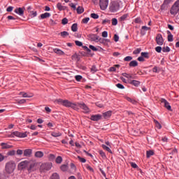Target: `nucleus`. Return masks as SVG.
<instances>
[{"label":"nucleus","instance_id":"obj_1","mask_svg":"<svg viewBox=\"0 0 179 179\" xmlns=\"http://www.w3.org/2000/svg\"><path fill=\"white\" fill-rule=\"evenodd\" d=\"M37 166V162L34 160H24L20 162L17 165V169L20 171L22 170H27L28 173L35 171L36 167Z\"/></svg>","mask_w":179,"mask_h":179},{"label":"nucleus","instance_id":"obj_2","mask_svg":"<svg viewBox=\"0 0 179 179\" xmlns=\"http://www.w3.org/2000/svg\"><path fill=\"white\" fill-rule=\"evenodd\" d=\"M120 3V1H111L109 5L110 12H112V13H115V12H118V10H120V8L121 7V5Z\"/></svg>","mask_w":179,"mask_h":179},{"label":"nucleus","instance_id":"obj_3","mask_svg":"<svg viewBox=\"0 0 179 179\" xmlns=\"http://www.w3.org/2000/svg\"><path fill=\"white\" fill-rule=\"evenodd\" d=\"M15 169H16V163L14 161H9L6 163L5 170L8 174H12L15 171Z\"/></svg>","mask_w":179,"mask_h":179},{"label":"nucleus","instance_id":"obj_4","mask_svg":"<svg viewBox=\"0 0 179 179\" xmlns=\"http://www.w3.org/2000/svg\"><path fill=\"white\" fill-rule=\"evenodd\" d=\"M26 138L27 136V133H21L19 131H13L10 135H8L9 138Z\"/></svg>","mask_w":179,"mask_h":179},{"label":"nucleus","instance_id":"obj_5","mask_svg":"<svg viewBox=\"0 0 179 179\" xmlns=\"http://www.w3.org/2000/svg\"><path fill=\"white\" fill-rule=\"evenodd\" d=\"M179 11V0H177L171 9V15H177Z\"/></svg>","mask_w":179,"mask_h":179},{"label":"nucleus","instance_id":"obj_6","mask_svg":"<svg viewBox=\"0 0 179 179\" xmlns=\"http://www.w3.org/2000/svg\"><path fill=\"white\" fill-rule=\"evenodd\" d=\"M52 168V163L51 162L43 163L41 165V171H48V170H51Z\"/></svg>","mask_w":179,"mask_h":179},{"label":"nucleus","instance_id":"obj_7","mask_svg":"<svg viewBox=\"0 0 179 179\" xmlns=\"http://www.w3.org/2000/svg\"><path fill=\"white\" fill-rule=\"evenodd\" d=\"M99 6L101 10H106L108 8V0H99Z\"/></svg>","mask_w":179,"mask_h":179},{"label":"nucleus","instance_id":"obj_8","mask_svg":"<svg viewBox=\"0 0 179 179\" xmlns=\"http://www.w3.org/2000/svg\"><path fill=\"white\" fill-rule=\"evenodd\" d=\"M155 41L158 45H163L164 43V40L163 39V36L162 34H158L156 36Z\"/></svg>","mask_w":179,"mask_h":179},{"label":"nucleus","instance_id":"obj_9","mask_svg":"<svg viewBox=\"0 0 179 179\" xmlns=\"http://www.w3.org/2000/svg\"><path fill=\"white\" fill-rule=\"evenodd\" d=\"M57 101L59 104H62V106H64V107H71V104L72 103L68 100H64L62 99H58Z\"/></svg>","mask_w":179,"mask_h":179},{"label":"nucleus","instance_id":"obj_10","mask_svg":"<svg viewBox=\"0 0 179 179\" xmlns=\"http://www.w3.org/2000/svg\"><path fill=\"white\" fill-rule=\"evenodd\" d=\"M88 39L90 41H95V43H99V36L96 34H90L88 36Z\"/></svg>","mask_w":179,"mask_h":179},{"label":"nucleus","instance_id":"obj_11","mask_svg":"<svg viewBox=\"0 0 179 179\" xmlns=\"http://www.w3.org/2000/svg\"><path fill=\"white\" fill-rule=\"evenodd\" d=\"M80 108L83 110V113H85V114H87V113H90V109L84 103H80Z\"/></svg>","mask_w":179,"mask_h":179},{"label":"nucleus","instance_id":"obj_12","mask_svg":"<svg viewBox=\"0 0 179 179\" xmlns=\"http://www.w3.org/2000/svg\"><path fill=\"white\" fill-rule=\"evenodd\" d=\"M161 102L162 103V104H164L165 108H166L169 111H171V106H170V103H169V101H167V100L162 99L161 100Z\"/></svg>","mask_w":179,"mask_h":179},{"label":"nucleus","instance_id":"obj_13","mask_svg":"<svg viewBox=\"0 0 179 179\" xmlns=\"http://www.w3.org/2000/svg\"><path fill=\"white\" fill-rule=\"evenodd\" d=\"M101 118H103V115L100 114H97V115H92L91 116L90 120H92V121H100Z\"/></svg>","mask_w":179,"mask_h":179},{"label":"nucleus","instance_id":"obj_14","mask_svg":"<svg viewBox=\"0 0 179 179\" xmlns=\"http://www.w3.org/2000/svg\"><path fill=\"white\" fill-rule=\"evenodd\" d=\"M71 108H73V110H76V111H78V110L80 108V103H72L70 105Z\"/></svg>","mask_w":179,"mask_h":179},{"label":"nucleus","instance_id":"obj_15","mask_svg":"<svg viewBox=\"0 0 179 179\" xmlns=\"http://www.w3.org/2000/svg\"><path fill=\"white\" fill-rule=\"evenodd\" d=\"M15 12L17 13V15H19L20 16H23L24 15V8H18L15 10Z\"/></svg>","mask_w":179,"mask_h":179},{"label":"nucleus","instance_id":"obj_16","mask_svg":"<svg viewBox=\"0 0 179 179\" xmlns=\"http://www.w3.org/2000/svg\"><path fill=\"white\" fill-rule=\"evenodd\" d=\"M148 30H150V27H148L146 26H143L141 27V34H142V36H145V34H146V31H148Z\"/></svg>","mask_w":179,"mask_h":179},{"label":"nucleus","instance_id":"obj_17","mask_svg":"<svg viewBox=\"0 0 179 179\" xmlns=\"http://www.w3.org/2000/svg\"><path fill=\"white\" fill-rule=\"evenodd\" d=\"M32 152L31 149H26L24 150V156H25V157H30Z\"/></svg>","mask_w":179,"mask_h":179},{"label":"nucleus","instance_id":"obj_18","mask_svg":"<svg viewBox=\"0 0 179 179\" xmlns=\"http://www.w3.org/2000/svg\"><path fill=\"white\" fill-rule=\"evenodd\" d=\"M53 52L57 54V55H65V52L59 48L53 49Z\"/></svg>","mask_w":179,"mask_h":179},{"label":"nucleus","instance_id":"obj_19","mask_svg":"<svg viewBox=\"0 0 179 179\" xmlns=\"http://www.w3.org/2000/svg\"><path fill=\"white\" fill-rule=\"evenodd\" d=\"M111 114H113V112H111V110H108L103 113V117L105 120H107L111 117Z\"/></svg>","mask_w":179,"mask_h":179},{"label":"nucleus","instance_id":"obj_20","mask_svg":"<svg viewBox=\"0 0 179 179\" xmlns=\"http://www.w3.org/2000/svg\"><path fill=\"white\" fill-rule=\"evenodd\" d=\"M128 83H130V85H133V86H136V87H138V86H139V85H141V82H139L138 80H129Z\"/></svg>","mask_w":179,"mask_h":179},{"label":"nucleus","instance_id":"obj_21","mask_svg":"<svg viewBox=\"0 0 179 179\" xmlns=\"http://www.w3.org/2000/svg\"><path fill=\"white\" fill-rule=\"evenodd\" d=\"M173 1L174 0H164L163 4L162 5V9H164L167 5H169V3H171V2Z\"/></svg>","mask_w":179,"mask_h":179},{"label":"nucleus","instance_id":"obj_22","mask_svg":"<svg viewBox=\"0 0 179 179\" xmlns=\"http://www.w3.org/2000/svg\"><path fill=\"white\" fill-rule=\"evenodd\" d=\"M99 42H100L101 44H106V43H110V39H105V38L99 37L98 43Z\"/></svg>","mask_w":179,"mask_h":179},{"label":"nucleus","instance_id":"obj_23","mask_svg":"<svg viewBox=\"0 0 179 179\" xmlns=\"http://www.w3.org/2000/svg\"><path fill=\"white\" fill-rule=\"evenodd\" d=\"M57 8L59 10H65L66 9V6H62L61 3L57 4Z\"/></svg>","mask_w":179,"mask_h":179},{"label":"nucleus","instance_id":"obj_24","mask_svg":"<svg viewBox=\"0 0 179 179\" xmlns=\"http://www.w3.org/2000/svg\"><path fill=\"white\" fill-rule=\"evenodd\" d=\"M122 75L124 78H127V79H128L129 80L131 79H134V76H132V74H128L127 73H123Z\"/></svg>","mask_w":179,"mask_h":179},{"label":"nucleus","instance_id":"obj_25","mask_svg":"<svg viewBox=\"0 0 179 179\" xmlns=\"http://www.w3.org/2000/svg\"><path fill=\"white\" fill-rule=\"evenodd\" d=\"M20 96H22V97H24V98H30V97H33V94H31L29 95L26 92H20Z\"/></svg>","mask_w":179,"mask_h":179},{"label":"nucleus","instance_id":"obj_26","mask_svg":"<svg viewBox=\"0 0 179 179\" xmlns=\"http://www.w3.org/2000/svg\"><path fill=\"white\" fill-rule=\"evenodd\" d=\"M1 146L2 149L12 148V145H8L7 143H1Z\"/></svg>","mask_w":179,"mask_h":179},{"label":"nucleus","instance_id":"obj_27","mask_svg":"<svg viewBox=\"0 0 179 179\" xmlns=\"http://www.w3.org/2000/svg\"><path fill=\"white\" fill-rule=\"evenodd\" d=\"M50 16H51V14L50 13H45L41 15V18L47 19V17H50Z\"/></svg>","mask_w":179,"mask_h":179},{"label":"nucleus","instance_id":"obj_28","mask_svg":"<svg viewBox=\"0 0 179 179\" xmlns=\"http://www.w3.org/2000/svg\"><path fill=\"white\" fill-rule=\"evenodd\" d=\"M51 135L54 138H58V136H61V135H62V134H61V132L52 131L51 133Z\"/></svg>","mask_w":179,"mask_h":179},{"label":"nucleus","instance_id":"obj_29","mask_svg":"<svg viewBox=\"0 0 179 179\" xmlns=\"http://www.w3.org/2000/svg\"><path fill=\"white\" fill-rule=\"evenodd\" d=\"M76 11L78 15H80L81 13H83V12H85V9L82 6H78L76 9Z\"/></svg>","mask_w":179,"mask_h":179},{"label":"nucleus","instance_id":"obj_30","mask_svg":"<svg viewBox=\"0 0 179 179\" xmlns=\"http://www.w3.org/2000/svg\"><path fill=\"white\" fill-rule=\"evenodd\" d=\"M44 156V153L41 151H37L35 153V157H43Z\"/></svg>","mask_w":179,"mask_h":179},{"label":"nucleus","instance_id":"obj_31","mask_svg":"<svg viewBox=\"0 0 179 179\" xmlns=\"http://www.w3.org/2000/svg\"><path fill=\"white\" fill-rule=\"evenodd\" d=\"M168 41L171 43V41H173V34H171V32H170V31H168Z\"/></svg>","mask_w":179,"mask_h":179},{"label":"nucleus","instance_id":"obj_32","mask_svg":"<svg viewBox=\"0 0 179 179\" xmlns=\"http://www.w3.org/2000/svg\"><path fill=\"white\" fill-rule=\"evenodd\" d=\"M117 68H120V65L116 64L115 65V66H112L109 69V71L110 72H115V71H117Z\"/></svg>","mask_w":179,"mask_h":179},{"label":"nucleus","instance_id":"obj_33","mask_svg":"<svg viewBox=\"0 0 179 179\" xmlns=\"http://www.w3.org/2000/svg\"><path fill=\"white\" fill-rule=\"evenodd\" d=\"M129 66H133V67L138 66V62H136V60H133L130 62Z\"/></svg>","mask_w":179,"mask_h":179},{"label":"nucleus","instance_id":"obj_34","mask_svg":"<svg viewBox=\"0 0 179 179\" xmlns=\"http://www.w3.org/2000/svg\"><path fill=\"white\" fill-rule=\"evenodd\" d=\"M71 30L72 31H78V24L75 23L73 24L71 26Z\"/></svg>","mask_w":179,"mask_h":179},{"label":"nucleus","instance_id":"obj_35","mask_svg":"<svg viewBox=\"0 0 179 179\" xmlns=\"http://www.w3.org/2000/svg\"><path fill=\"white\" fill-rule=\"evenodd\" d=\"M62 171H68V165L63 164L60 166Z\"/></svg>","mask_w":179,"mask_h":179},{"label":"nucleus","instance_id":"obj_36","mask_svg":"<svg viewBox=\"0 0 179 179\" xmlns=\"http://www.w3.org/2000/svg\"><path fill=\"white\" fill-rule=\"evenodd\" d=\"M154 122L155 124L156 128L158 129H162V124L157 120H154Z\"/></svg>","mask_w":179,"mask_h":179},{"label":"nucleus","instance_id":"obj_37","mask_svg":"<svg viewBox=\"0 0 179 179\" xmlns=\"http://www.w3.org/2000/svg\"><path fill=\"white\" fill-rule=\"evenodd\" d=\"M154 155H155V152L152 150L147 151V152H146V156H147L148 159H149V157H150V156H153Z\"/></svg>","mask_w":179,"mask_h":179},{"label":"nucleus","instance_id":"obj_38","mask_svg":"<svg viewBox=\"0 0 179 179\" xmlns=\"http://www.w3.org/2000/svg\"><path fill=\"white\" fill-rule=\"evenodd\" d=\"M56 163L57 164H61L62 163V157L61 156H58L57 158H56Z\"/></svg>","mask_w":179,"mask_h":179},{"label":"nucleus","instance_id":"obj_39","mask_svg":"<svg viewBox=\"0 0 179 179\" xmlns=\"http://www.w3.org/2000/svg\"><path fill=\"white\" fill-rule=\"evenodd\" d=\"M102 148H103V149H104L107 152H109V153H112V151H111V149H110V147H108L107 145L103 144Z\"/></svg>","mask_w":179,"mask_h":179},{"label":"nucleus","instance_id":"obj_40","mask_svg":"<svg viewBox=\"0 0 179 179\" xmlns=\"http://www.w3.org/2000/svg\"><path fill=\"white\" fill-rule=\"evenodd\" d=\"M50 179H59V175H58V173H54L52 175Z\"/></svg>","mask_w":179,"mask_h":179},{"label":"nucleus","instance_id":"obj_41","mask_svg":"<svg viewBox=\"0 0 179 179\" xmlns=\"http://www.w3.org/2000/svg\"><path fill=\"white\" fill-rule=\"evenodd\" d=\"M60 35H61L62 37L65 38V37L69 36V33H68V31H64L61 32Z\"/></svg>","mask_w":179,"mask_h":179},{"label":"nucleus","instance_id":"obj_42","mask_svg":"<svg viewBox=\"0 0 179 179\" xmlns=\"http://www.w3.org/2000/svg\"><path fill=\"white\" fill-rule=\"evenodd\" d=\"M112 24L113 26H117V24H118V20H117V18L112 19Z\"/></svg>","mask_w":179,"mask_h":179},{"label":"nucleus","instance_id":"obj_43","mask_svg":"<svg viewBox=\"0 0 179 179\" xmlns=\"http://www.w3.org/2000/svg\"><path fill=\"white\" fill-rule=\"evenodd\" d=\"M92 73H96V72L97 71V68L96 67V66H92L91 67V69H90Z\"/></svg>","mask_w":179,"mask_h":179},{"label":"nucleus","instance_id":"obj_44","mask_svg":"<svg viewBox=\"0 0 179 179\" xmlns=\"http://www.w3.org/2000/svg\"><path fill=\"white\" fill-rule=\"evenodd\" d=\"M162 51L163 52H170V48L169 46L164 47Z\"/></svg>","mask_w":179,"mask_h":179},{"label":"nucleus","instance_id":"obj_45","mask_svg":"<svg viewBox=\"0 0 179 179\" xmlns=\"http://www.w3.org/2000/svg\"><path fill=\"white\" fill-rule=\"evenodd\" d=\"M124 61H125L126 62H129V61H132V57L127 56L126 57H124Z\"/></svg>","mask_w":179,"mask_h":179},{"label":"nucleus","instance_id":"obj_46","mask_svg":"<svg viewBox=\"0 0 179 179\" xmlns=\"http://www.w3.org/2000/svg\"><path fill=\"white\" fill-rule=\"evenodd\" d=\"M152 72H154L155 73H159V72H160V70L159 69V68L157 66H155L152 69Z\"/></svg>","mask_w":179,"mask_h":179},{"label":"nucleus","instance_id":"obj_47","mask_svg":"<svg viewBox=\"0 0 179 179\" xmlns=\"http://www.w3.org/2000/svg\"><path fill=\"white\" fill-rule=\"evenodd\" d=\"M30 15L31 17H36L37 16V11H30Z\"/></svg>","mask_w":179,"mask_h":179},{"label":"nucleus","instance_id":"obj_48","mask_svg":"<svg viewBox=\"0 0 179 179\" xmlns=\"http://www.w3.org/2000/svg\"><path fill=\"white\" fill-rule=\"evenodd\" d=\"M90 20V18H89V17H85V18H83V19L82 22H83L85 24H87V23L89 22Z\"/></svg>","mask_w":179,"mask_h":179},{"label":"nucleus","instance_id":"obj_49","mask_svg":"<svg viewBox=\"0 0 179 179\" xmlns=\"http://www.w3.org/2000/svg\"><path fill=\"white\" fill-rule=\"evenodd\" d=\"M141 48H137L136 49L134 52H133V54H134V55H136L138 54H140L141 53Z\"/></svg>","mask_w":179,"mask_h":179},{"label":"nucleus","instance_id":"obj_50","mask_svg":"<svg viewBox=\"0 0 179 179\" xmlns=\"http://www.w3.org/2000/svg\"><path fill=\"white\" fill-rule=\"evenodd\" d=\"M75 44L76 45H78V47H82V45H83V43L79 41H76Z\"/></svg>","mask_w":179,"mask_h":179},{"label":"nucleus","instance_id":"obj_51","mask_svg":"<svg viewBox=\"0 0 179 179\" xmlns=\"http://www.w3.org/2000/svg\"><path fill=\"white\" fill-rule=\"evenodd\" d=\"M107 23H108V24H110V20H108V19H105V20H103V22H102V24H107Z\"/></svg>","mask_w":179,"mask_h":179},{"label":"nucleus","instance_id":"obj_52","mask_svg":"<svg viewBox=\"0 0 179 179\" xmlns=\"http://www.w3.org/2000/svg\"><path fill=\"white\" fill-rule=\"evenodd\" d=\"M102 37H103L104 38L108 37V32H107L106 31H104L102 32Z\"/></svg>","mask_w":179,"mask_h":179},{"label":"nucleus","instance_id":"obj_53","mask_svg":"<svg viewBox=\"0 0 179 179\" xmlns=\"http://www.w3.org/2000/svg\"><path fill=\"white\" fill-rule=\"evenodd\" d=\"M141 56L144 58H149V53H148V52H141Z\"/></svg>","mask_w":179,"mask_h":179},{"label":"nucleus","instance_id":"obj_54","mask_svg":"<svg viewBox=\"0 0 179 179\" xmlns=\"http://www.w3.org/2000/svg\"><path fill=\"white\" fill-rule=\"evenodd\" d=\"M127 17H128V15L124 14L122 16L120 17V20L122 22H124V20H125V19H127Z\"/></svg>","mask_w":179,"mask_h":179},{"label":"nucleus","instance_id":"obj_55","mask_svg":"<svg viewBox=\"0 0 179 179\" xmlns=\"http://www.w3.org/2000/svg\"><path fill=\"white\" fill-rule=\"evenodd\" d=\"M91 17H92V19H99V15H97L96 13H92Z\"/></svg>","mask_w":179,"mask_h":179},{"label":"nucleus","instance_id":"obj_56","mask_svg":"<svg viewBox=\"0 0 179 179\" xmlns=\"http://www.w3.org/2000/svg\"><path fill=\"white\" fill-rule=\"evenodd\" d=\"M78 54L75 53L71 56V59H73V61H76V59H78Z\"/></svg>","mask_w":179,"mask_h":179},{"label":"nucleus","instance_id":"obj_57","mask_svg":"<svg viewBox=\"0 0 179 179\" xmlns=\"http://www.w3.org/2000/svg\"><path fill=\"white\" fill-rule=\"evenodd\" d=\"M75 79L77 82H80L82 80V76H76Z\"/></svg>","mask_w":179,"mask_h":179},{"label":"nucleus","instance_id":"obj_58","mask_svg":"<svg viewBox=\"0 0 179 179\" xmlns=\"http://www.w3.org/2000/svg\"><path fill=\"white\" fill-rule=\"evenodd\" d=\"M127 101L132 103V104H136V101H135L134 99H132L131 98H127Z\"/></svg>","mask_w":179,"mask_h":179},{"label":"nucleus","instance_id":"obj_59","mask_svg":"<svg viewBox=\"0 0 179 179\" xmlns=\"http://www.w3.org/2000/svg\"><path fill=\"white\" fill-rule=\"evenodd\" d=\"M71 8H73L74 10H76V4L73 3H71L69 4Z\"/></svg>","mask_w":179,"mask_h":179},{"label":"nucleus","instance_id":"obj_60","mask_svg":"<svg viewBox=\"0 0 179 179\" xmlns=\"http://www.w3.org/2000/svg\"><path fill=\"white\" fill-rule=\"evenodd\" d=\"M16 152L15 150H11L8 152V156H15Z\"/></svg>","mask_w":179,"mask_h":179},{"label":"nucleus","instance_id":"obj_61","mask_svg":"<svg viewBox=\"0 0 179 179\" xmlns=\"http://www.w3.org/2000/svg\"><path fill=\"white\" fill-rule=\"evenodd\" d=\"M83 48L85 51H87V52H92V50H91L90 49H89V48H87V46H86V45H83Z\"/></svg>","mask_w":179,"mask_h":179},{"label":"nucleus","instance_id":"obj_62","mask_svg":"<svg viewBox=\"0 0 179 179\" xmlns=\"http://www.w3.org/2000/svg\"><path fill=\"white\" fill-rule=\"evenodd\" d=\"M62 24L65 25V24H68V20L66 18H64L62 20Z\"/></svg>","mask_w":179,"mask_h":179},{"label":"nucleus","instance_id":"obj_63","mask_svg":"<svg viewBox=\"0 0 179 179\" xmlns=\"http://www.w3.org/2000/svg\"><path fill=\"white\" fill-rule=\"evenodd\" d=\"M155 51H157V52H162V47L161 46L156 47Z\"/></svg>","mask_w":179,"mask_h":179},{"label":"nucleus","instance_id":"obj_64","mask_svg":"<svg viewBox=\"0 0 179 179\" xmlns=\"http://www.w3.org/2000/svg\"><path fill=\"white\" fill-rule=\"evenodd\" d=\"M90 50H92V51H97V48L94 46H93V45H90Z\"/></svg>","mask_w":179,"mask_h":179}]
</instances>
